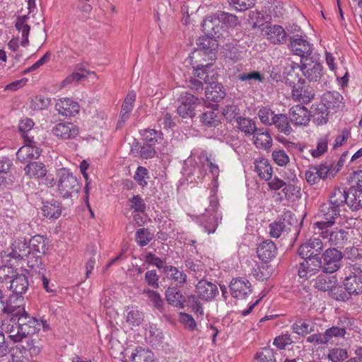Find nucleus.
Instances as JSON below:
<instances>
[{
	"label": "nucleus",
	"instance_id": "f257e3e1",
	"mask_svg": "<svg viewBox=\"0 0 362 362\" xmlns=\"http://www.w3.org/2000/svg\"><path fill=\"white\" fill-rule=\"evenodd\" d=\"M195 77L209 84L205 90V95L208 100L218 103L226 96L225 90L221 83H216V71L211 69V63L195 62L192 63Z\"/></svg>",
	"mask_w": 362,
	"mask_h": 362
},
{
	"label": "nucleus",
	"instance_id": "f03ea898",
	"mask_svg": "<svg viewBox=\"0 0 362 362\" xmlns=\"http://www.w3.org/2000/svg\"><path fill=\"white\" fill-rule=\"evenodd\" d=\"M42 323L36 317L30 316L27 312L11 321L6 327V332L13 342H20L28 335L34 334L40 330Z\"/></svg>",
	"mask_w": 362,
	"mask_h": 362
},
{
	"label": "nucleus",
	"instance_id": "7ed1b4c3",
	"mask_svg": "<svg viewBox=\"0 0 362 362\" xmlns=\"http://www.w3.org/2000/svg\"><path fill=\"white\" fill-rule=\"evenodd\" d=\"M238 24L237 16L223 13L220 16H208L202 23V28L206 33L214 36H223L226 28H234Z\"/></svg>",
	"mask_w": 362,
	"mask_h": 362
},
{
	"label": "nucleus",
	"instance_id": "20e7f679",
	"mask_svg": "<svg viewBox=\"0 0 362 362\" xmlns=\"http://www.w3.org/2000/svg\"><path fill=\"white\" fill-rule=\"evenodd\" d=\"M206 165L209 166L214 177L218 176L219 169L218 165L213 163L203 151L192 152L190 156L185 160L186 167L185 170L189 175L197 174V178H201L204 175V168Z\"/></svg>",
	"mask_w": 362,
	"mask_h": 362
},
{
	"label": "nucleus",
	"instance_id": "39448f33",
	"mask_svg": "<svg viewBox=\"0 0 362 362\" xmlns=\"http://www.w3.org/2000/svg\"><path fill=\"white\" fill-rule=\"evenodd\" d=\"M7 256L16 261L25 262L28 267L31 269L37 268L41 264L39 257L31 255L30 248L28 247V240L25 238L15 240Z\"/></svg>",
	"mask_w": 362,
	"mask_h": 362
},
{
	"label": "nucleus",
	"instance_id": "423d86ee",
	"mask_svg": "<svg viewBox=\"0 0 362 362\" xmlns=\"http://www.w3.org/2000/svg\"><path fill=\"white\" fill-rule=\"evenodd\" d=\"M57 183L59 193L64 198L71 197L81 189L80 184L73 173L65 168H60L57 173Z\"/></svg>",
	"mask_w": 362,
	"mask_h": 362
},
{
	"label": "nucleus",
	"instance_id": "0eeeda50",
	"mask_svg": "<svg viewBox=\"0 0 362 362\" xmlns=\"http://www.w3.org/2000/svg\"><path fill=\"white\" fill-rule=\"evenodd\" d=\"M202 31L205 35L197 40V49L194 52L193 54L194 55L191 57V58H195V54L203 57V60L204 62L211 61L210 63L212 65L211 62L215 61L216 59V50L218 47V42L216 39L219 38L221 36L211 35L209 33H206L204 30H202Z\"/></svg>",
	"mask_w": 362,
	"mask_h": 362
},
{
	"label": "nucleus",
	"instance_id": "6e6552de",
	"mask_svg": "<svg viewBox=\"0 0 362 362\" xmlns=\"http://www.w3.org/2000/svg\"><path fill=\"white\" fill-rule=\"evenodd\" d=\"M218 208L217 198L215 196L210 197L209 206L206 209V213L200 214L197 218V221L204 227V231L208 234L214 233L218 225Z\"/></svg>",
	"mask_w": 362,
	"mask_h": 362
},
{
	"label": "nucleus",
	"instance_id": "1a4fd4ad",
	"mask_svg": "<svg viewBox=\"0 0 362 362\" xmlns=\"http://www.w3.org/2000/svg\"><path fill=\"white\" fill-rule=\"evenodd\" d=\"M325 226L324 223H320L319 227L314 229L315 233L327 240L332 245L343 247L348 241L349 232L343 228L332 229L333 226Z\"/></svg>",
	"mask_w": 362,
	"mask_h": 362
},
{
	"label": "nucleus",
	"instance_id": "9d476101",
	"mask_svg": "<svg viewBox=\"0 0 362 362\" xmlns=\"http://www.w3.org/2000/svg\"><path fill=\"white\" fill-rule=\"evenodd\" d=\"M300 63V64H293L292 69L296 66L300 68L303 76L309 81L316 82L321 78L323 75V66L320 62L306 59L303 61L301 60Z\"/></svg>",
	"mask_w": 362,
	"mask_h": 362
},
{
	"label": "nucleus",
	"instance_id": "9b49d317",
	"mask_svg": "<svg viewBox=\"0 0 362 362\" xmlns=\"http://www.w3.org/2000/svg\"><path fill=\"white\" fill-rule=\"evenodd\" d=\"M343 254L333 247L327 249L322 254V271L325 273H334L341 267Z\"/></svg>",
	"mask_w": 362,
	"mask_h": 362
},
{
	"label": "nucleus",
	"instance_id": "f8f14e48",
	"mask_svg": "<svg viewBox=\"0 0 362 362\" xmlns=\"http://www.w3.org/2000/svg\"><path fill=\"white\" fill-rule=\"evenodd\" d=\"M323 243L320 238H311L299 246L298 254L302 258H320L319 255L323 250Z\"/></svg>",
	"mask_w": 362,
	"mask_h": 362
},
{
	"label": "nucleus",
	"instance_id": "ddd939ff",
	"mask_svg": "<svg viewBox=\"0 0 362 362\" xmlns=\"http://www.w3.org/2000/svg\"><path fill=\"white\" fill-rule=\"evenodd\" d=\"M180 104L177 108V114L182 118H192L195 115V105L199 100L194 95L185 93L180 98Z\"/></svg>",
	"mask_w": 362,
	"mask_h": 362
},
{
	"label": "nucleus",
	"instance_id": "4468645a",
	"mask_svg": "<svg viewBox=\"0 0 362 362\" xmlns=\"http://www.w3.org/2000/svg\"><path fill=\"white\" fill-rule=\"evenodd\" d=\"M24 298L22 295H11L5 302L4 313L11 315V322L25 313L23 305Z\"/></svg>",
	"mask_w": 362,
	"mask_h": 362
},
{
	"label": "nucleus",
	"instance_id": "2eb2a0df",
	"mask_svg": "<svg viewBox=\"0 0 362 362\" xmlns=\"http://www.w3.org/2000/svg\"><path fill=\"white\" fill-rule=\"evenodd\" d=\"M299 263L298 268V276L300 278L308 279L315 274L321 268L322 262L321 258L304 257Z\"/></svg>",
	"mask_w": 362,
	"mask_h": 362
},
{
	"label": "nucleus",
	"instance_id": "dca6fc26",
	"mask_svg": "<svg viewBox=\"0 0 362 362\" xmlns=\"http://www.w3.org/2000/svg\"><path fill=\"white\" fill-rule=\"evenodd\" d=\"M341 210L335 208L327 202L320 206V216L323 220L317 221L313 224V229L317 228L320 223H324L326 226H333L336 223V219L339 217Z\"/></svg>",
	"mask_w": 362,
	"mask_h": 362
},
{
	"label": "nucleus",
	"instance_id": "f3484780",
	"mask_svg": "<svg viewBox=\"0 0 362 362\" xmlns=\"http://www.w3.org/2000/svg\"><path fill=\"white\" fill-rule=\"evenodd\" d=\"M289 47L296 55L300 57L302 61L308 59L313 52L312 45L302 37H291Z\"/></svg>",
	"mask_w": 362,
	"mask_h": 362
},
{
	"label": "nucleus",
	"instance_id": "a211bd4d",
	"mask_svg": "<svg viewBox=\"0 0 362 362\" xmlns=\"http://www.w3.org/2000/svg\"><path fill=\"white\" fill-rule=\"evenodd\" d=\"M52 132L59 139H74L78 135L79 129L72 122H59L54 126Z\"/></svg>",
	"mask_w": 362,
	"mask_h": 362
},
{
	"label": "nucleus",
	"instance_id": "6ab92c4d",
	"mask_svg": "<svg viewBox=\"0 0 362 362\" xmlns=\"http://www.w3.org/2000/svg\"><path fill=\"white\" fill-rule=\"evenodd\" d=\"M229 288L231 296L238 299H244L252 293L250 282L244 278L233 279Z\"/></svg>",
	"mask_w": 362,
	"mask_h": 362
},
{
	"label": "nucleus",
	"instance_id": "aec40b11",
	"mask_svg": "<svg viewBox=\"0 0 362 362\" xmlns=\"http://www.w3.org/2000/svg\"><path fill=\"white\" fill-rule=\"evenodd\" d=\"M36 143L35 139H33V142H25V145L21 146L16 153L17 159L21 163H30L32 160L37 159L41 151L36 146Z\"/></svg>",
	"mask_w": 362,
	"mask_h": 362
},
{
	"label": "nucleus",
	"instance_id": "412c9836",
	"mask_svg": "<svg viewBox=\"0 0 362 362\" xmlns=\"http://www.w3.org/2000/svg\"><path fill=\"white\" fill-rule=\"evenodd\" d=\"M290 122L294 126H306L310 120L308 109L303 105H294L288 112Z\"/></svg>",
	"mask_w": 362,
	"mask_h": 362
},
{
	"label": "nucleus",
	"instance_id": "4be33fe9",
	"mask_svg": "<svg viewBox=\"0 0 362 362\" xmlns=\"http://www.w3.org/2000/svg\"><path fill=\"white\" fill-rule=\"evenodd\" d=\"M362 180H359L357 186H352L346 190V205L352 211H358L362 208Z\"/></svg>",
	"mask_w": 362,
	"mask_h": 362
},
{
	"label": "nucleus",
	"instance_id": "5701e85b",
	"mask_svg": "<svg viewBox=\"0 0 362 362\" xmlns=\"http://www.w3.org/2000/svg\"><path fill=\"white\" fill-rule=\"evenodd\" d=\"M197 297L205 301H210L218 294V287L215 284L206 280H200L196 285Z\"/></svg>",
	"mask_w": 362,
	"mask_h": 362
},
{
	"label": "nucleus",
	"instance_id": "b1692460",
	"mask_svg": "<svg viewBox=\"0 0 362 362\" xmlns=\"http://www.w3.org/2000/svg\"><path fill=\"white\" fill-rule=\"evenodd\" d=\"M300 82V81H298ZM315 97L313 88L306 86L303 83H298L294 85L292 89V98L294 100L301 103L308 104Z\"/></svg>",
	"mask_w": 362,
	"mask_h": 362
},
{
	"label": "nucleus",
	"instance_id": "393cba45",
	"mask_svg": "<svg viewBox=\"0 0 362 362\" xmlns=\"http://www.w3.org/2000/svg\"><path fill=\"white\" fill-rule=\"evenodd\" d=\"M55 108L61 115L74 117L78 113L80 106L76 101L69 98H63L57 100Z\"/></svg>",
	"mask_w": 362,
	"mask_h": 362
},
{
	"label": "nucleus",
	"instance_id": "a878e982",
	"mask_svg": "<svg viewBox=\"0 0 362 362\" xmlns=\"http://www.w3.org/2000/svg\"><path fill=\"white\" fill-rule=\"evenodd\" d=\"M322 103L334 112L341 111L344 107L343 96L337 91H327L322 95Z\"/></svg>",
	"mask_w": 362,
	"mask_h": 362
},
{
	"label": "nucleus",
	"instance_id": "bb28decb",
	"mask_svg": "<svg viewBox=\"0 0 362 362\" xmlns=\"http://www.w3.org/2000/svg\"><path fill=\"white\" fill-rule=\"evenodd\" d=\"M346 334L344 327L332 326L322 332L324 346H333L338 344L340 339L344 338Z\"/></svg>",
	"mask_w": 362,
	"mask_h": 362
},
{
	"label": "nucleus",
	"instance_id": "cd10ccee",
	"mask_svg": "<svg viewBox=\"0 0 362 362\" xmlns=\"http://www.w3.org/2000/svg\"><path fill=\"white\" fill-rule=\"evenodd\" d=\"M264 36L274 45L284 44L286 42V33L282 26L270 25L265 28Z\"/></svg>",
	"mask_w": 362,
	"mask_h": 362
},
{
	"label": "nucleus",
	"instance_id": "c85d7f7f",
	"mask_svg": "<svg viewBox=\"0 0 362 362\" xmlns=\"http://www.w3.org/2000/svg\"><path fill=\"white\" fill-rule=\"evenodd\" d=\"M257 253L262 262H267L276 257V247L272 240H265L259 244Z\"/></svg>",
	"mask_w": 362,
	"mask_h": 362
},
{
	"label": "nucleus",
	"instance_id": "c756f323",
	"mask_svg": "<svg viewBox=\"0 0 362 362\" xmlns=\"http://www.w3.org/2000/svg\"><path fill=\"white\" fill-rule=\"evenodd\" d=\"M12 292V295H23L28 288V277L23 274H16L10 280L9 286H7Z\"/></svg>",
	"mask_w": 362,
	"mask_h": 362
},
{
	"label": "nucleus",
	"instance_id": "7c9ffc66",
	"mask_svg": "<svg viewBox=\"0 0 362 362\" xmlns=\"http://www.w3.org/2000/svg\"><path fill=\"white\" fill-rule=\"evenodd\" d=\"M28 247L31 255L39 257L41 260L40 255L47 250V239L42 235H35L28 240Z\"/></svg>",
	"mask_w": 362,
	"mask_h": 362
},
{
	"label": "nucleus",
	"instance_id": "2f4dec72",
	"mask_svg": "<svg viewBox=\"0 0 362 362\" xmlns=\"http://www.w3.org/2000/svg\"><path fill=\"white\" fill-rule=\"evenodd\" d=\"M163 272L173 281L176 287L181 288L184 286L187 281V275L183 271L173 266H165L163 268Z\"/></svg>",
	"mask_w": 362,
	"mask_h": 362
},
{
	"label": "nucleus",
	"instance_id": "473e14b6",
	"mask_svg": "<svg viewBox=\"0 0 362 362\" xmlns=\"http://www.w3.org/2000/svg\"><path fill=\"white\" fill-rule=\"evenodd\" d=\"M253 143L257 148L268 149L272 145V139L267 129L258 128L253 134Z\"/></svg>",
	"mask_w": 362,
	"mask_h": 362
},
{
	"label": "nucleus",
	"instance_id": "72a5a7b5",
	"mask_svg": "<svg viewBox=\"0 0 362 362\" xmlns=\"http://www.w3.org/2000/svg\"><path fill=\"white\" fill-rule=\"evenodd\" d=\"M42 212L49 219H57L62 214V206L58 201L52 199L43 202Z\"/></svg>",
	"mask_w": 362,
	"mask_h": 362
},
{
	"label": "nucleus",
	"instance_id": "f704fd0d",
	"mask_svg": "<svg viewBox=\"0 0 362 362\" xmlns=\"http://www.w3.org/2000/svg\"><path fill=\"white\" fill-rule=\"evenodd\" d=\"M124 314L126 322L131 327L140 325L144 320V313L135 306L127 307Z\"/></svg>",
	"mask_w": 362,
	"mask_h": 362
},
{
	"label": "nucleus",
	"instance_id": "c9c22d12",
	"mask_svg": "<svg viewBox=\"0 0 362 362\" xmlns=\"http://www.w3.org/2000/svg\"><path fill=\"white\" fill-rule=\"evenodd\" d=\"M24 170L25 175L33 179L43 177L47 174L46 167L42 162H30L25 166Z\"/></svg>",
	"mask_w": 362,
	"mask_h": 362
},
{
	"label": "nucleus",
	"instance_id": "e433bc0d",
	"mask_svg": "<svg viewBox=\"0 0 362 362\" xmlns=\"http://www.w3.org/2000/svg\"><path fill=\"white\" fill-rule=\"evenodd\" d=\"M343 284L344 289L347 291L351 296L362 293V279L352 276L351 274H346Z\"/></svg>",
	"mask_w": 362,
	"mask_h": 362
},
{
	"label": "nucleus",
	"instance_id": "4c0bfd02",
	"mask_svg": "<svg viewBox=\"0 0 362 362\" xmlns=\"http://www.w3.org/2000/svg\"><path fill=\"white\" fill-rule=\"evenodd\" d=\"M255 168L259 177L264 180H270L272 176V168L268 159L259 158L255 160Z\"/></svg>",
	"mask_w": 362,
	"mask_h": 362
},
{
	"label": "nucleus",
	"instance_id": "58836bf2",
	"mask_svg": "<svg viewBox=\"0 0 362 362\" xmlns=\"http://www.w3.org/2000/svg\"><path fill=\"white\" fill-rule=\"evenodd\" d=\"M346 190L343 187H334L329 194V202L335 208L341 211V208L346 204Z\"/></svg>",
	"mask_w": 362,
	"mask_h": 362
},
{
	"label": "nucleus",
	"instance_id": "ea45409f",
	"mask_svg": "<svg viewBox=\"0 0 362 362\" xmlns=\"http://www.w3.org/2000/svg\"><path fill=\"white\" fill-rule=\"evenodd\" d=\"M177 288L178 287H169L165 291V298L169 304L177 308H183L186 300Z\"/></svg>",
	"mask_w": 362,
	"mask_h": 362
},
{
	"label": "nucleus",
	"instance_id": "a19ab883",
	"mask_svg": "<svg viewBox=\"0 0 362 362\" xmlns=\"http://www.w3.org/2000/svg\"><path fill=\"white\" fill-rule=\"evenodd\" d=\"M291 329L294 333L305 336L315 331V324L310 320L298 319L291 325Z\"/></svg>",
	"mask_w": 362,
	"mask_h": 362
},
{
	"label": "nucleus",
	"instance_id": "79ce46f5",
	"mask_svg": "<svg viewBox=\"0 0 362 362\" xmlns=\"http://www.w3.org/2000/svg\"><path fill=\"white\" fill-rule=\"evenodd\" d=\"M236 122L237 128L245 136H252L258 129L255 121L248 117H238Z\"/></svg>",
	"mask_w": 362,
	"mask_h": 362
},
{
	"label": "nucleus",
	"instance_id": "37998d69",
	"mask_svg": "<svg viewBox=\"0 0 362 362\" xmlns=\"http://www.w3.org/2000/svg\"><path fill=\"white\" fill-rule=\"evenodd\" d=\"M34 126L33 121L30 118L22 119L19 124V131L24 142H33L34 139V133L36 132L33 127Z\"/></svg>",
	"mask_w": 362,
	"mask_h": 362
},
{
	"label": "nucleus",
	"instance_id": "c03bdc74",
	"mask_svg": "<svg viewBox=\"0 0 362 362\" xmlns=\"http://www.w3.org/2000/svg\"><path fill=\"white\" fill-rule=\"evenodd\" d=\"M145 339L151 346H158L162 343L163 334L156 325L151 324L146 330Z\"/></svg>",
	"mask_w": 362,
	"mask_h": 362
},
{
	"label": "nucleus",
	"instance_id": "a18cd8bd",
	"mask_svg": "<svg viewBox=\"0 0 362 362\" xmlns=\"http://www.w3.org/2000/svg\"><path fill=\"white\" fill-rule=\"evenodd\" d=\"M221 116L217 109H208L204 111L200 118L203 124L208 127H216L220 123Z\"/></svg>",
	"mask_w": 362,
	"mask_h": 362
},
{
	"label": "nucleus",
	"instance_id": "49530a36",
	"mask_svg": "<svg viewBox=\"0 0 362 362\" xmlns=\"http://www.w3.org/2000/svg\"><path fill=\"white\" fill-rule=\"evenodd\" d=\"M275 127L286 135H289L293 129L290 124V119L285 114H277L273 117V123Z\"/></svg>",
	"mask_w": 362,
	"mask_h": 362
},
{
	"label": "nucleus",
	"instance_id": "de8ad7c7",
	"mask_svg": "<svg viewBox=\"0 0 362 362\" xmlns=\"http://www.w3.org/2000/svg\"><path fill=\"white\" fill-rule=\"evenodd\" d=\"M314 120L318 125H322L327 122L329 109L322 103L313 105L312 107Z\"/></svg>",
	"mask_w": 362,
	"mask_h": 362
},
{
	"label": "nucleus",
	"instance_id": "09e8293b",
	"mask_svg": "<svg viewBox=\"0 0 362 362\" xmlns=\"http://www.w3.org/2000/svg\"><path fill=\"white\" fill-rule=\"evenodd\" d=\"M132 362H153L152 351L141 346L136 347L131 355Z\"/></svg>",
	"mask_w": 362,
	"mask_h": 362
},
{
	"label": "nucleus",
	"instance_id": "8fccbe9b",
	"mask_svg": "<svg viewBox=\"0 0 362 362\" xmlns=\"http://www.w3.org/2000/svg\"><path fill=\"white\" fill-rule=\"evenodd\" d=\"M252 274L257 280L264 281L270 277L271 269L266 264H256L252 269Z\"/></svg>",
	"mask_w": 362,
	"mask_h": 362
},
{
	"label": "nucleus",
	"instance_id": "3c124183",
	"mask_svg": "<svg viewBox=\"0 0 362 362\" xmlns=\"http://www.w3.org/2000/svg\"><path fill=\"white\" fill-rule=\"evenodd\" d=\"M144 140L151 145H155L162 139L163 134L160 131L153 129H148L143 131L141 134Z\"/></svg>",
	"mask_w": 362,
	"mask_h": 362
},
{
	"label": "nucleus",
	"instance_id": "603ef678",
	"mask_svg": "<svg viewBox=\"0 0 362 362\" xmlns=\"http://www.w3.org/2000/svg\"><path fill=\"white\" fill-rule=\"evenodd\" d=\"M153 238V235L151 233L147 228H140L136 232L135 240L137 244L141 247L147 245Z\"/></svg>",
	"mask_w": 362,
	"mask_h": 362
},
{
	"label": "nucleus",
	"instance_id": "864d4df0",
	"mask_svg": "<svg viewBox=\"0 0 362 362\" xmlns=\"http://www.w3.org/2000/svg\"><path fill=\"white\" fill-rule=\"evenodd\" d=\"M274 351L268 347H264L261 351L256 354L255 362H275Z\"/></svg>",
	"mask_w": 362,
	"mask_h": 362
},
{
	"label": "nucleus",
	"instance_id": "5fc2aeb1",
	"mask_svg": "<svg viewBox=\"0 0 362 362\" xmlns=\"http://www.w3.org/2000/svg\"><path fill=\"white\" fill-rule=\"evenodd\" d=\"M336 279L334 277L319 276L316 281V288L323 291L331 292L333 286L335 285Z\"/></svg>",
	"mask_w": 362,
	"mask_h": 362
},
{
	"label": "nucleus",
	"instance_id": "6e6d98bb",
	"mask_svg": "<svg viewBox=\"0 0 362 362\" xmlns=\"http://www.w3.org/2000/svg\"><path fill=\"white\" fill-rule=\"evenodd\" d=\"M347 358V351L341 348L331 349L327 354V358L332 362H342Z\"/></svg>",
	"mask_w": 362,
	"mask_h": 362
},
{
	"label": "nucleus",
	"instance_id": "4d7b16f0",
	"mask_svg": "<svg viewBox=\"0 0 362 362\" xmlns=\"http://www.w3.org/2000/svg\"><path fill=\"white\" fill-rule=\"evenodd\" d=\"M272 157L274 162L279 166H286L290 162V158L283 149H276L272 151Z\"/></svg>",
	"mask_w": 362,
	"mask_h": 362
},
{
	"label": "nucleus",
	"instance_id": "13d9d810",
	"mask_svg": "<svg viewBox=\"0 0 362 362\" xmlns=\"http://www.w3.org/2000/svg\"><path fill=\"white\" fill-rule=\"evenodd\" d=\"M88 71L82 69L81 72H74L69 75L62 82L63 86L67 85L76 86L83 78H87Z\"/></svg>",
	"mask_w": 362,
	"mask_h": 362
},
{
	"label": "nucleus",
	"instance_id": "bf43d9fd",
	"mask_svg": "<svg viewBox=\"0 0 362 362\" xmlns=\"http://www.w3.org/2000/svg\"><path fill=\"white\" fill-rule=\"evenodd\" d=\"M282 192L288 199L295 200L300 197V187L295 185H287L285 182Z\"/></svg>",
	"mask_w": 362,
	"mask_h": 362
},
{
	"label": "nucleus",
	"instance_id": "052dcab7",
	"mask_svg": "<svg viewBox=\"0 0 362 362\" xmlns=\"http://www.w3.org/2000/svg\"><path fill=\"white\" fill-rule=\"evenodd\" d=\"M134 178L141 187H146L149 179L148 170L144 167L139 166L136 170Z\"/></svg>",
	"mask_w": 362,
	"mask_h": 362
},
{
	"label": "nucleus",
	"instance_id": "680f3d73",
	"mask_svg": "<svg viewBox=\"0 0 362 362\" xmlns=\"http://www.w3.org/2000/svg\"><path fill=\"white\" fill-rule=\"evenodd\" d=\"M330 295L338 301H347L351 298L350 294L344 289V286L334 285L330 292Z\"/></svg>",
	"mask_w": 362,
	"mask_h": 362
},
{
	"label": "nucleus",
	"instance_id": "e2e57ef3",
	"mask_svg": "<svg viewBox=\"0 0 362 362\" xmlns=\"http://www.w3.org/2000/svg\"><path fill=\"white\" fill-rule=\"evenodd\" d=\"M16 274V271L12 267L7 265H4L1 267L0 282L2 284H6L7 285L8 284H9L10 280H11Z\"/></svg>",
	"mask_w": 362,
	"mask_h": 362
},
{
	"label": "nucleus",
	"instance_id": "0e129e2a",
	"mask_svg": "<svg viewBox=\"0 0 362 362\" xmlns=\"http://www.w3.org/2000/svg\"><path fill=\"white\" fill-rule=\"evenodd\" d=\"M328 136L325 135L317 140V148L311 150V155L314 158H318L325 153L327 150Z\"/></svg>",
	"mask_w": 362,
	"mask_h": 362
},
{
	"label": "nucleus",
	"instance_id": "69168bd1",
	"mask_svg": "<svg viewBox=\"0 0 362 362\" xmlns=\"http://www.w3.org/2000/svg\"><path fill=\"white\" fill-rule=\"evenodd\" d=\"M247 21L253 29L260 27L264 21V15L257 10L252 11L249 13Z\"/></svg>",
	"mask_w": 362,
	"mask_h": 362
},
{
	"label": "nucleus",
	"instance_id": "338daca9",
	"mask_svg": "<svg viewBox=\"0 0 362 362\" xmlns=\"http://www.w3.org/2000/svg\"><path fill=\"white\" fill-rule=\"evenodd\" d=\"M157 122L160 127L164 129H168L174 127L175 123L172 119V115L167 111L161 112L160 114H156Z\"/></svg>",
	"mask_w": 362,
	"mask_h": 362
},
{
	"label": "nucleus",
	"instance_id": "774afa93",
	"mask_svg": "<svg viewBox=\"0 0 362 362\" xmlns=\"http://www.w3.org/2000/svg\"><path fill=\"white\" fill-rule=\"evenodd\" d=\"M286 230L285 223H284V221H281L280 219L269 225V234L272 237L275 238H279L282 233Z\"/></svg>",
	"mask_w": 362,
	"mask_h": 362
}]
</instances>
